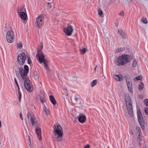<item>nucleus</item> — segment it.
Returning a JSON list of instances; mask_svg holds the SVG:
<instances>
[{
	"label": "nucleus",
	"mask_w": 148,
	"mask_h": 148,
	"mask_svg": "<svg viewBox=\"0 0 148 148\" xmlns=\"http://www.w3.org/2000/svg\"><path fill=\"white\" fill-rule=\"evenodd\" d=\"M53 128V138L54 140L58 142L60 141L63 134L61 127L59 123H56L55 124Z\"/></svg>",
	"instance_id": "nucleus-1"
},
{
	"label": "nucleus",
	"mask_w": 148,
	"mask_h": 148,
	"mask_svg": "<svg viewBox=\"0 0 148 148\" xmlns=\"http://www.w3.org/2000/svg\"><path fill=\"white\" fill-rule=\"evenodd\" d=\"M130 57L127 55H122L117 58L115 61V64L119 66L123 65L125 63H127L130 61Z\"/></svg>",
	"instance_id": "nucleus-2"
},
{
	"label": "nucleus",
	"mask_w": 148,
	"mask_h": 148,
	"mask_svg": "<svg viewBox=\"0 0 148 148\" xmlns=\"http://www.w3.org/2000/svg\"><path fill=\"white\" fill-rule=\"evenodd\" d=\"M36 58L40 64L43 62L45 67V69L48 71H50L49 66L47 64L48 61L45 58V56L40 50L38 51L36 56Z\"/></svg>",
	"instance_id": "nucleus-3"
},
{
	"label": "nucleus",
	"mask_w": 148,
	"mask_h": 148,
	"mask_svg": "<svg viewBox=\"0 0 148 148\" xmlns=\"http://www.w3.org/2000/svg\"><path fill=\"white\" fill-rule=\"evenodd\" d=\"M18 63L20 65H23L24 64L25 60H27V63L30 64L31 63V60L29 56L28 55H26L23 53L19 54L18 56Z\"/></svg>",
	"instance_id": "nucleus-4"
},
{
	"label": "nucleus",
	"mask_w": 148,
	"mask_h": 148,
	"mask_svg": "<svg viewBox=\"0 0 148 148\" xmlns=\"http://www.w3.org/2000/svg\"><path fill=\"white\" fill-rule=\"evenodd\" d=\"M125 100L128 114L131 117L133 116V114L132 108V103L130 97L128 95L125 96Z\"/></svg>",
	"instance_id": "nucleus-5"
},
{
	"label": "nucleus",
	"mask_w": 148,
	"mask_h": 148,
	"mask_svg": "<svg viewBox=\"0 0 148 148\" xmlns=\"http://www.w3.org/2000/svg\"><path fill=\"white\" fill-rule=\"evenodd\" d=\"M24 69L20 67L19 69L20 74L23 80L28 79L27 73L29 72V67L27 65H25Z\"/></svg>",
	"instance_id": "nucleus-6"
},
{
	"label": "nucleus",
	"mask_w": 148,
	"mask_h": 148,
	"mask_svg": "<svg viewBox=\"0 0 148 148\" xmlns=\"http://www.w3.org/2000/svg\"><path fill=\"white\" fill-rule=\"evenodd\" d=\"M6 38L7 41L9 43L13 42L14 40V34L11 28L7 32Z\"/></svg>",
	"instance_id": "nucleus-7"
},
{
	"label": "nucleus",
	"mask_w": 148,
	"mask_h": 148,
	"mask_svg": "<svg viewBox=\"0 0 148 148\" xmlns=\"http://www.w3.org/2000/svg\"><path fill=\"white\" fill-rule=\"evenodd\" d=\"M18 13L21 19L24 21L26 20L27 19V16L25 8L22 7L18 10Z\"/></svg>",
	"instance_id": "nucleus-8"
},
{
	"label": "nucleus",
	"mask_w": 148,
	"mask_h": 148,
	"mask_svg": "<svg viewBox=\"0 0 148 148\" xmlns=\"http://www.w3.org/2000/svg\"><path fill=\"white\" fill-rule=\"evenodd\" d=\"M23 80L24 81V84L26 89L29 92H32L34 88L29 80L27 79Z\"/></svg>",
	"instance_id": "nucleus-9"
},
{
	"label": "nucleus",
	"mask_w": 148,
	"mask_h": 148,
	"mask_svg": "<svg viewBox=\"0 0 148 148\" xmlns=\"http://www.w3.org/2000/svg\"><path fill=\"white\" fill-rule=\"evenodd\" d=\"M36 27L38 28H41L43 25L44 23L43 15H39L36 19Z\"/></svg>",
	"instance_id": "nucleus-10"
},
{
	"label": "nucleus",
	"mask_w": 148,
	"mask_h": 148,
	"mask_svg": "<svg viewBox=\"0 0 148 148\" xmlns=\"http://www.w3.org/2000/svg\"><path fill=\"white\" fill-rule=\"evenodd\" d=\"M73 31V29L70 25H68L67 27H65L64 32L67 36L71 35Z\"/></svg>",
	"instance_id": "nucleus-11"
},
{
	"label": "nucleus",
	"mask_w": 148,
	"mask_h": 148,
	"mask_svg": "<svg viewBox=\"0 0 148 148\" xmlns=\"http://www.w3.org/2000/svg\"><path fill=\"white\" fill-rule=\"evenodd\" d=\"M126 80L128 89L130 92L132 93L133 92L132 82L130 77L129 76H126Z\"/></svg>",
	"instance_id": "nucleus-12"
},
{
	"label": "nucleus",
	"mask_w": 148,
	"mask_h": 148,
	"mask_svg": "<svg viewBox=\"0 0 148 148\" xmlns=\"http://www.w3.org/2000/svg\"><path fill=\"white\" fill-rule=\"evenodd\" d=\"M27 117L28 119H30V121L32 125H34L36 124L35 118L34 116L32 113L28 112Z\"/></svg>",
	"instance_id": "nucleus-13"
},
{
	"label": "nucleus",
	"mask_w": 148,
	"mask_h": 148,
	"mask_svg": "<svg viewBox=\"0 0 148 148\" xmlns=\"http://www.w3.org/2000/svg\"><path fill=\"white\" fill-rule=\"evenodd\" d=\"M36 132L37 134L38 138L39 140H41L42 138L41 134V129L39 127L37 126L36 128Z\"/></svg>",
	"instance_id": "nucleus-14"
},
{
	"label": "nucleus",
	"mask_w": 148,
	"mask_h": 148,
	"mask_svg": "<svg viewBox=\"0 0 148 148\" xmlns=\"http://www.w3.org/2000/svg\"><path fill=\"white\" fill-rule=\"evenodd\" d=\"M113 77L116 81L119 82L122 80L123 75L120 74H115L114 75Z\"/></svg>",
	"instance_id": "nucleus-15"
},
{
	"label": "nucleus",
	"mask_w": 148,
	"mask_h": 148,
	"mask_svg": "<svg viewBox=\"0 0 148 148\" xmlns=\"http://www.w3.org/2000/svg\"><path fill=\"white\" fill-rule=\"evenodd\" d=\"M86 119V117L85 115L80 114L78 117V120L81 123H83L85 121Z\"/></svg>",
	"instance_id": "nucleus-16"
},
{
	"label": "nucleus",
	"mask_w": 148,
	"mask_h": 148,
	"mask_svg": "<svg viewBox=\"0 0 148 148\" xmlns=\"http://www.w3.org/2000/svg\"><path fill=\"white\" fill-rule=\"evenodd\" d=\"M119 34L121 35L122 37L123 38L124 40H127L128 38H127L126 35L123 33V32L121 31H119Z\"/></svg>",
	"instance_id": "nucleus-17"
},
{
	"label": "nucleus",
	"mask_w": 148,
	"mask_h": 148,
	"mask_svg": "<svg viewBox=\"0 0 148 148\" xmlns=\"http://www.w3.org/2000/svg\"><path fill=\"white\" fill-rule=\"evenodd\" d=\"M43 112H45L47 115L49 114V110L47 108L45 104L43 105Z\"/></svg>",
	"instance_id": "nucleus-18"
},
{
	"label": "nucleus",
	"mask_w": 148,
	"mask_h": 148,
	"mask_svg": "<svg viewBox=\"0 0 148 148\" xmlns=\"http://www.w3.org/2000/svg\"><path fill=\"white\" fill-rule=\"evenodd\" d=\"M137 115L138 121H139L142 119V116L140 110H137Z\"/></svg>",
	"instance_id": "nucleus-19"
},
{
	"label": "nucleus",
	"mask_w": 148,
	"mask_h": 148,
	"mask_svg": "<svg viewBox=\"0 0 148 148\" xmlns=\"http://www.w3.org/2000/svg\"><path fill=\"white\" fill-rule=\"evenodd\" d=\"M49 99L51 101L53 105H55L56 104V101L52 95H51L49 96Z\"/></svg>",
	"instance_id": "nucleus-20"
},
{
	"label": "nucleus",
	"mask_w": 148,
	"mask_h": 148,
	"mask_svg": "<svg viewBox=\"0 0 148 148\" xmlns=\"http://www.w3.org/2000/svg\"><path fill=\"white\" fill-rule=\"evenodd\" d=\"M98 14L101 17L103 18L104 17V15L101 9H99L98 10Z\"/></svg>",
	"instance_id": "nucleus-21"
},
{
	"label": "nucleus",
	"mask_w": 148,
	"mask_h": 148,
	"mask_svg": "<svg viewBox=\"0 0 148 148\" xmlns=\"http://www.w3.org/2000/svg\"><path fill=\"white\" fill-rule=\"evenodd\" d=\"M18 91V93L17 94V97L18 98L19 101H20L21 99V95L20 91V90Z\"/></svg>",
	"instance_id": "nucleus-22"
},
{
	"label": "nucleus",
	"mask_w": 148,
	"mask_h": 148,
	"mask_svg": "<svg viewBox=\"0 0 148 148\" xmlns=\"http://www.w3.org/2000/svg\"><path fill=\"white\" fill-rule=\"evenodd\" d=\"M138 135L137 136V141L140 142V140L141 139V134L140 132H139L138 133Z\"/></svg>",
	"instance_id": "nucleus-23"
},
{
	"label": "nucleus",
	"mask_w": 148,
	"mask_h": 148,
	"mask_svg": "<svg viewBox=\"0 0 148 148\" xmlns=\"http://www.w3.org/2000/svg\"><path fill=\"white\" fill-rule=\"evenodd\" d=\"M38 98L40 100V102L42 103L44 102L45 100L40 95L38 96Z\"/></svg>",
	"instance_id": "nucleus-24"
},
{
	"label": "nucleus",
	"mask_w": 148,
	"mask_h": 148,
	"mask_svg": "<svg viewBox=\"0 0 148 148\" xmlns=\"http://www.w3.org/2000/svg\"><path fill=\"white\" fill-rule=\"evenodd\" d=\"M144 87V84L143 83H141L139 85L138 89L140 90L143 89Z\"/></svg>",
	"instance_id": "nucleus-25"
},
{
	"label": "nucleus",
	"mask_w": 148,
	"mask_h": 148,
	"mask_svg": "<svg viewBox=\"0 0 148 148\" xmlns=\"http://www.w3.org/2000/svg\"><path fill=\"white\" fill-rule=\"evenodd\" d=\"M97 81L96 80H93L91 82V85L92 87H94L95 85H96L97 84Z\"/></svg>",
	"instance_id": "nucleus-26"
},
{
	"label": "nucleus",
	"mask_w": 148,
	"mask_h": 148,
	"mask_svg": "<svg viewBox=\"0 0 148 148\" xmlns=\"http://www.w3.org/2000/svg\"><path fill=\"white\" fill-rule=\"evenodd\" d=\"M142 21L143 23L145 24H147V19L145 17H143L142 18Z\"/></svg>",
	"instance_id": "nucleus-27"
},
{
	"label": "nucleus",
	"mask_w": 148,
	"mask_h": 148,
	"mask_svg": "<svg viewBox=\"0 0 148 148\" xmlns=\"http://www.w3.org/2000/svg\"><path fill=\"white\" fill-rule=\"evenodd\" d=\"M87 51V49L85 48H83L80 50V52L81 54H84Z\"/></svg>",
	"instance_id": "nucleus-28"
},
{
	"label": "nucleus",
	"mask_w": 148,
	"mask_h": 148,
	"mask_svg": "<svg viewBox=\"0 0 148 148\" xmlns=\"http://www.w3.org/2000/svg\"><path fill=\"white\" fill-rule=\"evenodd\" d=\"M14 81L18 87V90H20L16 78H14Z\"/></svg>",
	"instance_id": "nucleus-29"
},
{
	"label": "nucleus",
	"mask_w": 148,
	"mask_h": 148,
	"mask_svg": "<svg viewBox=\"0 0 148 148\" xmlns=\"http://www.w3.org/2000/svg\"><path fill=\"white\" fill-rule=\"evenodd\" d=\"M141 78V77L140 76H138L134 78V80L135 81L136 80L137 81L140 80Z\"/></svg>",
	"instance_id": "nucleus-30"
},
{
	"label": "nucleus",
	"mask_w": 148,
	"mask_h": 148,
	"mask_svg": "<svg viewBox=\"0 0 148 148\" xmlns=\"http://www.w3.org/2000/svg\"><path fill=\"white\" fill-rule=\"evenodd\" d=\"M137 62L135 60H134L132 63V65L133 67H136L137 65Z\"/></svg>",
	"instance_id": "nucleus-31"
},
{
	"label": "nucleus",
	"mask_w": 148,
	"mask_h": 148,
	"mask_svg": "<svg viewBox=\"0 0 148 148\" xmlns=\"http://www.w3.org/2000/svg\"><path fill=\"white\" fill-rule=\"evenodd\" d=\"M144 101L145 105L147 106H148V99H145Z\"/></svg>",
	"instance_id": "nucleus-32"
},
{
	"label": "nucleus",
	"mask_w": 148,
	"mask_h": 148,
	"mask_svg": "<svg viewBox=\"0 0 148 148\" xmlns=\"http://www.w3.org/2000/svg\"><path fill=\"white\" fill-rule=\"evenodd\" d=\"M22 44L21 42H20L18 44L17 47L19 48H20L22 47Z\"/></svg>",
	"instance_id": "nucleus-33"
},
{
	"label": "nucleus",
	"mask_w": 148,
	"mask_h": 148,
	"mask_svg": "<svg viewBox=\"0 0 148 148\" xmlns=\"http://www.w3.org/2000/svg\"><path fill=\"white\" fill-rule=\"evenodd\" d=\"M144 110L146 114L148 115V108L146 107L145 108Z\"/></svg>",
	"instance_id": "nucleus-34"
},
{
	"label": "nucleus",
	"mask_w": 148,
	"mask_h": 148,
	"mask_svg": "<svg viewBox=\"0 0 148 148\" xmlns=\"http://www.w3.org/2000/svg\"><path fill=\"white\" fill-rule=\"evenodd\" d=\"M119 15L121 16H124V13L123 11H121L119 13Z\"/></svg>",
	"instance_id": "nucleus-35"
},
{
	"label": "nucleus",
	"mask_w": 148,
	"mask_h": 148,
	"mask_svg": "<svg viewBox=\"0 0 148 148\" xmlns=\"http://www.w3.org/2000/svg\"><path fill=\"white\" fill-rule=\"evenodd\" d=\"M145 35L146 37H148V29L145 31Z\"/></svg>",
	"instance_id": "nucleus-36"
},
{
	"label": "nucleus",
	"mask_w": 148,
	"mask_h": 148,
	"mask_svg": "<svg viewBox=\"0 0 148 148\" xmlns=\"http://www.w3.org/2000/svg\"><path fill=\"white\" fill-rule=\"evenodd\" d=\"M140 129V128L139 127H136V129L137 130V131H138L137 133H138L139 132H140L139 131Z\"/></svg>",
	"instance_id": "nucleus-37"
},
{
	"label": "nucleus",
	"mask_w": 148,
	"mask_h": 148,
	"mask_svg": "<svg viewBox=\"0 0 148 148\" xmlns=\"http://www.w3.org/2000/svg\"><path fill=\"white\" fill-rule=\"evenodd\" d=\"M90 147V146L89 145H86L84 148H89Z\"/></svg>",
	"instance_id": "nucleus-38"
},
{
	"label": "nucleus",
	"mask_w": 148,
	"mask_h": 148,
	"mask_svg": "<svg viewBox=\"0 0 148 148\" xmlns=\"http://www.w3.org/2000/svg\"><path fill=\"white\" fill-rule=\"evenodd\" d=\"M20 118L22 120H23V118L22 117V114L21 113H20Z\"/></svg>",
	"instance_id": "nucleus-39"
},
{
	"label": "nucleus",
	"mask_w": 148,
	"mask_h": 148,
	"mask_svg": "<svg viewBox=\"0 0 148 148\" xmlns=\"http://www.w3.org/2000/svg\"><path fill=\"white\" fill-rule=\"evenodd\" d=\"M75 100L76 101H78V102H79L80 101V100L78 98L76 99Z\"/></svg>",
	"instance_id": "nucleus-40"
},
{
	"label": "nucleus",
	"mask_w": 148,
	"mask_h": 148,
	"mask_svg": "<svg viewBox=\"0 0 148 148\" xmlns=\"http://www.w3.org/2000/svg\"><path fill=\"white\" fill-rule=\"evenodd\" d=\"M34 78L35 79H38V77H37V75H35L34 76Z\"/></svg>",
	"instance_id": "nucleus-41"
},
{
	"label": "nucleus",
	"mask_w": 148,
	"mask_h": 148,
	"mask_svg": "<svg viewBox=\"0 0 148 148\" xmlns=\"http://www.w3.org/2000/svg\"><path fill=\"white\" fill-rule=\"evenodd\" d=\"M140 97L141 99H143V95H140Z\"/></svg>",
	"instance_id": "nucleus-42"
},
{
	"label": "nucleus",
	"mask_w": 148,
	"mask_h": 148,
	"mask_svg": "<svg viewBox=\"0 0 148 148\" xmlns=\"http://www.w3.org/2000/svg\"><path fill=\"white\" fill-rule=\"evenodd\" d=\"M1 121L0 120V128H1Z\"/></svg>",
	"instance_id": "nucleus-43"
},
{
	"label": "nucleus",
	"mask_w": 148,
	"mask_h": 148,
	"mask_svg": "<svg viewBox=\"0 0 148 148\" xmlns=\"http://www.w3.org/2000/svg\"><path fill=\"white\" fill-rule=\"evenodd\" d=\"M97 66H96L95 67V69H94V70H95V71H96V68Z\"/></svg>",
	"instance_id": "nucleus-44"
},
{
	"label": "nucleus",
	"mask_w": 148,
	"mask_h": 148,
	"mask_svg": "<svg viewBox=\"0 0 148 148\" xmlns=\"http://www.w3.org/2000/svg\"><path fill=\"white\" fill-rule=\"evenodd\" d=\"M25 130L26 133V134H27V131H26V129H25Z\"/></svg>",
	"instance_id": "nucleus-45"
},
{
	"label": "nucleus",
	"mask_w": 148,
	"mask_h": 148,
	"mask_svg": "<svg viewBox=\"0 0 148 148\" xmlns=\"http://www.w3.org/2000/svg\"><path fill=\"white\" fill-rule=\"evenodd\" d=\"M120 50H123V49H122L121 50V48H120Z\"/></svg>",
	"instance_id": "nucleus-46"
},
{
	"label": "nucleus",
	"mask_w": 148,
	"mask_h": 148,
	"mask_svg": "<svg viewBox=\"0 0 148 148\" xmlns=\"http://www.w3.org/2000/svg\"><path fill=\"white\" fill-rule=\"evenodd\" d=\"M42 46H41V49H42Z\"/></svg>",
	"instance_id": "nucleus-47"
},
{
	"label": "nucleus",
	"mask_w": 148,
	"mask_h": 148,
	"mask_svg": "<svg viewBox=\"0 0 148 148\" xmlns=\"http://www.w3.org/2000/svg\"><path fill=\"white\" fill-rule=\"evenodd\" d=\"M48 1H50L51 0H48Z\"/></svg>",
	"instance_id": "nucleus-48"
}]
</instances>
